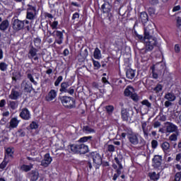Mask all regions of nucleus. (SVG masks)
<instances>
[{"instance_id": "f257e3e1", "label": "nucleus", "mask_w": 181, "mask_h": 181, "mask_svg": "<svg viewBox=\"0 0 181 181\" xmlns=\"http://www.w3.org/2000/svg\"><path fill=\"white\" fill-rule=\"evenodd\" d=\"M144 42L145 47L141 49V52L144 54L148 53V52H152L158 43L156 38L154 37H148L146 38L144 37Z\"/></svg>"}, {"instance_id": "f03ea898", "label": "nucleus", "mask_w": 181, "mask_h": 181, "mask_svg": "<svg viewBox=\"0 0 181 181\" xmlns=\"http://www.w3.org/2000/svg\"><path fill=\"white\" fill-rule=\"evenodd\" d=\"M68 149H70L73 153H81L82 155L88 152V146L86 144H71L68 146Z\"/></svg>"}, {"instance_id": "7ed1b4c3", "label": "nucleus", "mask_w": 181, "mask_h": 181, "mask_svg": "<svg viewBox=\"0 0 181 181\" xmlns=\"http://www.w3.org/2000/svg\"><path fill=\"white\" fill-rule=\"evenodd\" d=\"M127 138L129 139V142L132 144V145H141V146H144L145 145V140L143 139H140L139 141V134L136 133H129L127 135Z\"/></svg>"}, {"instance_id": "20e7f679", "label": "nucleus", "mask_w": 181, "mask_h": 181, "mask_svg": "<svg viewBox=\"0 0 181 181\" xmlns=\"http://www.w3.org/2000/svg\"><path fill=\"white\" fill-rule=\"evenodd\" d=\"M62 104L65 108H74V99L69 96H62L60 98Z\"/></svg>"}, {"instance_id": "39448f33", "label": "nucleus", "mask_w": 181, "mask_h": 181, "mask_svg": "<svg viewBox=\"0 0 181 181\" xmlns=\"http://www.w3.org/2000/svg\"><path fill=\"white\" fill-rule=\"evenodd\" d=\"M144 25V37H153L155 25L153 23H148V25Z\"/></svg>"}, {"instance_id": "423d86ee", "label": "nucleus", "mask_w": 181, "mask_h": 181, "mask_svg": "<svg viewBox=\"0 0 181 181\" xmlns=\"http://www.w3.org/2000/svg\"><path fill=\"white\" fill-rule=\"evenodd\" d=\"M61 93H65L73 95L74 94V88L71 87L70 84L67 82H63L61 83V88L59 89Z\"/></svg>"}, {"instance_id": "0eeeda50", "label": "nucleus", "mask_w": 181, "mask_h": 181, "mask_svg": "<svg viewBox=\"0 0 181 181\" xmlns=\"http://www.w3.org/2000/svg\"><path fill=\"white\" fill-rule=\"evenodd\" d=\"M25 27V21H22L19 19H14L12 23V28L15 32H19L22 30Z\"/></svg>"}, {"instance_id": "6e6552de", "label": "nucleus", "mask_w": 181, "mask_h": 181, "mask_svg": "<svg viewBox=\"0 0 181 181\" xmlns=\"http://www.w3.org/2000/svg\"><path fill=\"white\" fill-rule=\"evenodd\" d=\"M121 115L123 121H128V119H129V117H131V115H134V110L132 108H122L121 110Z\"/></svg>"}, {"instance_id": "1a4fd4ad", "label": "nucleus", "mask_w": 181, "mask_h": 181, "mask_svg": "<svg viewBox=\"0 0 181 181\" xmlns=\"http://www.w3.org/2000/svg\"><path fill=\"white\" fill-rule=\"evenodd\" d=\"M165 131L168 134H172L173 132H177V126L173 124V123L167 122L165 123Z\"/></svg>"}, {"instance_id": "9d476101", "label": "nucleus", "mask_w": 181, "mask_h": 181, "mask_svg": "<svg viewBox=\"0 0 181 181\" xmlns=\"http://www.w3.org/2000/svg\"><path fill=\"white\" fill-rule=\"evenodd\" d=\"M141 128L143 129L144 136H146V138H148L149 132H151L152 129V126L149 125V122H141Z\"/></svg>"}, {"instance_id": "9b49d317", "label": "nucleus", "mask_w": 181, "mask_h": 181, "mask_svg": "<svg viewBox=\"0 0 181 181\" xmlns=\"http://www.w3.org/2000/svg\"><path fill=\"white\" fill-rule=\"evenodd\" d=\"M91 158L95 165H100L103 164V158H101V155H100V153L93 152L91 153Z\"/></svg>"}, {"instance_id": "f8f14e48", "label": "nucleus", "mask_w": 181, "mask_h": 181, "mask_svg": "<svg viewBox=\"0 0 181 181\" xmlns=\"http://www.w3.org/2000/svg\"><path fill=\"white\" fill-rule=\"evenodd\" d=\"M53 36L55 37L56 42L58 45L63 43V33L62 31L54 30L53 32Z\"/></svg>"}, {"instance_id": "ddd939ff", "label": "nucleus", "mask_w": 181, "mask_h": 181, "mask_svg": "<svg viewBox=\"0 0 181 181\" xmlns=\"http://www.w3.org/2000/svg\"><path fill=\"white\" fill-rule=\"evenodd\" d=\"M21 88H23L25 93H32L33 90V86H32V83H30V82H26L25 81L22 82Z\"/></svg>"}, {"instance_id": "4468645a", "label": "nucleus", "mask_w": 181, "mask_h": 181, "mask_svg": "<svg viewBox=\"0 0 181 181\" xmlns=\"http://www.w3.org/2000/svg\"><path fill=\"white\" fill-rule=\"evenodd\" d=\"M49 163H52V157H50V154L46 153L44 156V159L41 161V166H44V168H47Z\"/></svg>"}, {"instance_id": "2eb2a0df", "label": "nucleus", "mask_w": 181, "mask_h": 181, "mask_svg": "<svg viewBox=\"0 0 181 181\" xmlns=\"http://www.w3.org/2000/svg\"><path fill=\"white\" fill-rule=\"evenodd\" d=\"M20 117L23 119H25V121H28L30 119V112L27 108H23L20 113Z\"/></svg>"}, {"instance_id": "dca6fc26", "label": "nucleus", "mask_w": 181, "mask_h": 181, "mask_svg": "<svg viewBox=\"0 0 181 181\" xmlns=\"http://www.w3.org/2000/svg\"><path fill=\"white\" fill-rule=\"evenodd\" d=\"M160 147L163 149L164 153H165V155H168L171 149H170V144H169V142L168 141H164L160 144Z\"/></svg>"}, {"instance_id": "f3484780", "label": "nucleus", "mask_w": 181, "mask_h": 181, "mask_svg": "<svg viewBox=\"0 0 181 181\" xmlns=\"http://www.w3.org/2000/svg\"><path fill=\"white\" fill-rule=\"evenodd\" d=\"M36 15V9L33 7L32 8H30L27 11V19H29L30 21H33L35 19V16Z\"/></svg>"}, {"instance_id": "a211bd4d", "label": "nucleus", "mask_w": 181, "mask_h": 181, "mask_svg": "<svg viewBox=\"0 0 181 181\" xmlns=\"http://www.w3.org/2000/svg\"><path fill=\"white\" fill-rule=\"evenodd\" d=\"M56 97H57V91L52 89L48 93V95L46 96V100L47 101H53Z\"/></svg>"}, {"instance_id": "6ab92c4d", "label": "nucleus", "mask_w": 181, "mask_h": 181, "mask_svg": "<svg viewBox=\"0 0 181 181\" xmlns=\"http://www.w3.org/2000/svg\"><path fill=\"white\" fill-rule=\"evenodd\" d=\"M8 97L11 98V100H18V98L21 97V92L13 88L11 90V93Z\"/></svg>"}, {"instance_id": "aec40b11", "label": "nucleus", "mask_w": 181, "mask_h": 181, "mask_svg": "<svg viewBox=\"0 0 181 181\" xmlns=\"http://www.w3.org/2000/svg\"><path fill=\"white\" fill-rule=\"evenodd\" d=\"M111 8H112V6L109 2H105L104 4L102 5L101 9L103 13H108V12L111 11Z\"/></svg>"}, {"instance_id": "412c9836", "label": "nucleus", "mask_w": 181, "mask_h": 181, "mask_svg": "<svg viewBox=\"0 0 181 181\" xmlns=\"http://www.w3.org/2000/svg\"><path fill=\"white\" fill-rule=\"evenodd\" d=\"M20 122H21V120L18 119V117L11 118L9 122L10 128H17Z\"/></svg>"}, {"instance_id": "4be33fe9", "label": "nucleus", "mask_w": 181, "mask_h": 181, "mask_svg": "<svg viewBox=\"0 0 181 181\" xmlns=\"http://www.w3.org/2000/svg\"><path fill=\"white\" fill-rule=\"evenodd\" d=\"M153 162L156 168H159V166H160V165L162 164V156H154V158H153Z\"/></svg>"}, {"instance_id": "5701e85b", "label": "nucleus", "mask_w": 181, "mask_h": 181, "mask_svg": "<svg viewBox=\"0 0 181 181\" xmlns=\"http://www.w3.org/2000/svg\"><path fill=\"white\" fill-rule=\"evenodd\" d=\"M139 19L141 21V23L145 25L148 21V13H146V12H141L139 16Z\"/></svg>"}, {"instance_id": "b1692460", "label": "nucleus", "mask_w": 181, "mask_h": 181, "mask_svg": "<svg viewBox=\"0 0 181 181\" xmlns=\"http://www.w3.org/2000/svg\"><path fill=\"white\" fill-rule=\"evenodd\" d=\"M30 181H36L39 179V173L36 170H32L29 173Z\"/></svg>"}, {"instance_id": "393cba45", "label": "nucleus", "mask_w": 181, "mask_h": 181, "mask_svg": "<svg viewBox=\"0 0 181 181\" xmlns=\"http://www.w3.org/2000/svg\"><path fill=\"white\" fill-rule=\"evenodd\" d=\"M9 28V21L8 20H4L0 23V30L1 32H5Z\"/></svg>"}, {"instance_id": "a878e982", "label": "nucleus", "mask_w": 181, "mask_h": 181, "mask_svg": "<svg viewBox=\"0 0 181 181\" xmlns=\"http://www.w3.org/2000/svg\"><path fill=\"white\" fill-rule=\"evenodd\" d=\"M37 53V49L33 47L29 50L28 57V59H33Z\"/></svg>"}, {"instance_id": "bb28decb", "label": "nucleus", "mask_w": 181, "mask_h": 181, "mask_svg": "<svg viewBox=\"0 0 181 181\" xmlns=\"http://www.w3.org/2000/svg\"><path fill=\"white\" fill-rule=\"evenodd\" d=\"M126 76L129 80H132L135 77V71L134 69H128Z\"/></svg>"}, {"instance_id": "cd10ccee", "label": "nucleus", "mask_w": 181, "mask_h": 181, "mask_svg": "<svg viewBox=\"0 0 181 181\" xmlns=\"http://www.w3.org/2000/svg\"><path fill=\"white\" fill-rule=\"evenodd\" d=\"M33 168V164L30 165H23L21 166V170H23V172H29Z\"/></svg>"}, {"instance_id": "c85d7f7f", "label": "nucleus", "mask_w": 181, "mask_h": 181, "mask_svg": "<svg viewBox=\"0 0 181 181\" xmlns=\"http://www.w3.org/2000/svg\"><path fill=\"white\" fill-rule=\"evenodd\" d=\"M4 158H6V159H9V158L12 159V158H13V151L12 150V148H6Z\"/></svg>"}, {"instance_id": "c756f323", "label": "nucleus", "mask_w": 181, "mask_h": 181, "mask_svg": "<svg viewBox=\"0 0 181 181\" xmlns=\"http://www.w3.org/2000/svg\"><path fill=\"white\" fill-rule=\"evenodd\" d=\"M134 93V88L132 86H127V88L124 90V95H126V97H129V95L131 96V95Z\"/></svg>"}, {"instance_id": "7c9ffc66", "label": "nucleus", "mask_w": 181, "mask_h": 181, "mask_svg": "<svg viewBox=\"0 0 181 181\" xmlns=\"http://www.w3.org/2000/svg\"><path fill=\"white\" fill-rule=\"evenodd\" d=\"M165 100H168V101H175V100H176V96L173 93H168L165 94Z\"/></svg>"}, {"instance_id": "2f4dec72", "label": "nucleus", "mask_w": 181, "mask_h": 181, "mask_svg": "<svg viewBox=\"0 0 181 181\" xmlns=\"http://www.w3.org/2000/svg\"><path fill=\"white\" fill-rule=\"evenodd\" d=\"M177 136H179V132H176L175 133L171 134L168 137V140H170L171 142H176V141H177Z\"/></svg>"}, {"instance_id": "473e14b6", "label": "nucleus", "mask_w": 181, "mask_h": 181, "mask_svg": "<svg viewBox=\"0 0 181 181\" xmlns=\"http://www.w3.org/2000/svg\"><path fill=\"white\" fill-rule=\"evenodd\" d=\"M93 57L98 60L101 59V51L98 48H95L93 52Z\"/></svg>"}, {"instance_id": "72a5a7b5", "label": "nucleus", "mask_w": 181, "mask_h": 181, "mask_svg": "<svg viewBox=\"0 0 181 181\" xmlns=\"http://www.w3.org/2000/svg\"><path fill=\"white\" fill-rule=\"evenodd\" d=\"M149 177L151 180H159V175L156 174V173H148Z\"/></svg>"}, {"instance_id": "f704fd0d", "label": "nucleus", "mask_w": 181, "mask_h": 181, "mask_svg": "<svg viewBox=\"0 0 181 181\" xmlns=\"http://www.w3.org/2000/svg\"><path fill=\"white\" fill-rule=\"evenodd\" d=\"M27 78H28V80H30V81L33 83L34 86H37V81L35 80L32 74H27Z\"/></svg>"}, {"instance_id": "c9c22d12", "label": "nucleus", "mask_w": 181, "mask_h": 181, "mask_svg": "<svg viewBox=\"0 0 181 181\" xmlns=\"http://www.w3.org/2000/svg\"><path fill=\"white\" fill-rule=\"evenodd\" d=\"M8 163H9V159L4 158V160L0 164V169H5V168H6V165H8Z\"/></svg>"}, {"instance_id": "e433bc0d", "label": "nucleus", "mask_w": 181, "mask_h": 181, "mask_svg": "<svg viewBox=\"0 0 181 181\" xmlns=\"http://www.w3.org/2000/svg\"><path fill=\"white\" fill-rule=\"evenodd\" d=\"M83 131V132H86V134H91V132H95L94 129H91V127L88 126H84Z\"/></svg>"}, {"instance_id": "4c0bfd02", "label": "nucleus", "mask_w": 181, "mask_h": 181, "mask_svg": "<svg viewBox=\"0 0 181 181\" xmlns=\"http://www.w3.org/2000/svg\"><path fill=\"white\" fill-rule=\"evenodd\" d=\"M8 105L11 108V110H16V108H18V102L9 101Z\"/></svg>"}, {"instance_id": "58836bf2", "label": "nucleus", "mask_w": 181, "mask_h": 181, "mask_svg": "<svg viewBox=\"0 0 181 181\" xmlns=\"http://www.w3.org/2000/svg\"><path fill=\"white\" fill-rule=\"evenodd\" d=\"M8 69V64L5 62H1L0 63V70L1 71H6V69Z\"/></svg>"}, {"instance_id": "ea45409f", "label": "nucleus", "mask_w": 181, "mask_h": 181, "mask_svg": "<svg viewBox=\"0 0 181 181\" xmlns=\"http://www.w3.org/2000/svg\"><path fill=\"white\" fill-rule=\"evenodd\" d=\"M105 110L108 114H112L114 111V106L112 105L106 106Z\"/></svg>"}, {"instance_id": "a19ab883", "label": "nucleus", "mask_w": 181, "mask_h": 181, "mask_svg": "<svg viewBox=\"0 0 181 181\" xmlns=\"http://www.w3.org/2000/svg\"><path fill=\"white\" fill-rule=\"evenodd\" d=\"M92 138L93 136H83L78 140V142H87L88 140L91 139Z\"/></svg>"}, {"instance_id": "79ce46f5", "label": "nucleus", "mask_w": 181, "mask_h": 181, "mask_svg": "<svg viewBox=\"0 0 181 181\" xmlns=\"http://www.w3.org/2000/svg\"><path fill=\"white\" fill-rule=\"evenodd\" d=\"M142 105H146V107H147L148 108H151V107H152V104H151V103H149V101L148 100H144L141 102Z\"/></svg>"}, {"instance_id": "37998d69", "label": "nucleus", "mask_w": 181, "mask_h": 181, "mask_svg": "<svg viewBox=\"0 0 181 181\" xmlns=\"http://www.w3.org/2000/svg\"><path fill=\"white\" fill-rule=\"evenodd\" d=\"M63 80V76H59L57 79L56 80V81L54 82V86L55 87L59 86V85L60 84V82H62Z\"/></svg>"}, {"instance_id": "c03bdc74", "label": "nucleus", "mask_w": 181, "mask_h": 181, "mask_svg": "<svg viewBox=\"0 0 181 181\" xmlns=\"http://www.w3.org/2000/svg\"><path fill=\"white\" fill-rule=\"evenodd\" d=\"M38 127L39 126L37 125V123H36L35 122H32L30 124V129H37Z\"/></svg>"}, {"instance_id": "a18cd8bd", "label": "nucleus", "mask_w": 181, "mask_h": 181, "mask_svg": "<svg viewBox=\"0 0 181 181\" xmlns=\"http://www.w3.org/2000/svg\"><path fill=\"white\" fill-rule=\"evenodd\" d=\"M162 88H163V86L160 84H158L153 89L156 93H159V91H162Z\"/></svg>"}, {"instance_id": "49530a36", "label": "nucleus", "mask_w": 181, "mask_h": 181, "mask_svg": "<svg viewBox=\"0 0 181 181\" xmlns=\"http://www.w3.org/2000/svg\"><path fill=\"white\" fill-rule=\"evenodd\" d=\"M34 43L37 47H39V46H40V43H42V40H40L39 37H37L34 40Z\"/></svg>"}, {"instance_id": "de8ad7c7", "label": "nucleus", "mask_w": 181, "mask_h": 181, "mask_svg": "<svg viewBox=\"0 0 181 181\" xmlns=\"http://www.w3.org/2000/svg\"><path fill=\"white\" fill-rule=\"evenodd\" d=\"M175 21H176L177 28H180L181 27V17H180V16L176 17Z\"/></svg>"}, {"instance_id": "09e8293b", "label": "nucleus", "mask_w": 181, "mask_h": 181, "mask_svg": "<svg viewBox=\"0 0 181 181\" xmlns=\"http://www.w3.org/2000/svg\"><path fill=\"white\" fill-rule=\"evenodd\" d=\"M59 25L58 21H54V22L50 23V26H51L52 29H57V25Z\"/></svg>"}, {"instance_id": "8fccbe9b", "label": "nucleus", "mask_w": 181, "mask_h": 181, "mask_svg": "<svg viewBox=\"0 0 181 181\" xmlns=\"http://www.w3.org/2000/svg\"><path fill=\"white\" fill-rule=\"evenodd\" d=\"M130 97L132 100H133L134 101H138V100H139V98H138V95L136 93H132Z\"/></svg>"}, {"instance_id": "3c124183", "label": "nucleus", "mask_w": 181, "mask_h": 181, "mask_svg": "<svg viewBox=\"0 0 181 181\" xmlns=\"http://www.w3.org/2000/svg\"><path fill=\"white\" fill-rule=\"evenodd\" d=\"M180 179H181V171L175 174V181H180Z\"/></svg>"}, {"instance_id": "603ef678", "label": "nucleus", "mask_w": 181, "mask_h": 181, "mask_svg": "<svg viewBox=\"0 0 181 181\" xmlns=\"http://www.w3.org/2000/svg\"><path fill=\"white\" fill-rule=\"evenodd\" d=\"M148 11L150 16H155V8L150 7Z\"/></svg>"}, {"instance_id": "864d4df0", "label": "nucleus", "mask_w": 181, "mask_h": 181, "mask_svg": "<svg viewBox=\"0 0 181 181\" xmlns=\"http://www.w3.org/2000/svg\"><path fill=\"white\" fill-rule=\"evenodd\" d=\"M107 151L109 152H114L115 151V146L114 145H108L107 146Z\"/></svg>"}, {"instance_id": "5fc2aeb1", "label": "nucleus", "mask_w": 181, "mask_h": 181, "mask_svg": "<svg viewBox=\"0 0 181 181\" xmlns=\"http://www.w3.org/2000/svg\"><path fill=\"white\" fill-rule=\"evenodd\" d=\"M151 146L153 149H156V148L158 147V141L156 140H153L151 141Z\"/></svg>"}, {"instance_id": "6e6d98bb", "label": "nucleus", "mask_w": 181, "mask_h": 181, "mask_svg": "<svg viewBox=\"0 0 181 181\" xmlns=\"http://www.w3.org/2000/svg\"><path fill=\"white\" fill-rule=\"evenodd\" d=\"M115 160L116 163L118 164L119 169H122V165L121 164V162H119V160H118V158H115Z\"/></svg>"}, {"instance_id": "4d7b16f0", "label": "nucleus", "mask_w": 181, "mask_h": 181, "mask_svg": "<svg viewBox=\"0 0 181 181\" xmlns=\"http://www.w3.org/2000/svg\"><path fill=\"white\" fill-rule=\"evenodd\" d=\"M25 135H26V133L25 132V131L22 129L18 130V136H25Z\"/></svg>"}, {"instance_id": "13d9d810", "label": "nucleus", "mask_w": 181, "mask_h": 181, "mask_svg": "<svg viewBox=\"0 0 181 181\" xmlns=\"http://www.w3.org/2000/svg\"><path fill=\"white\" fill-rule=\"evenodd\" d=\"M93 66L95 67H97L98 69H100V67H101V65L100 64V62H98L97 61H93Z\"/></svg>"}, {"instance_id": "bf43d9fd", "label": "nucleus", "mask_w": 181, "mask_h": 181, "mask_svg": "<svg viewBox=\"0 0 181 181\" xmlns=\"http://www.w3.org/2000/svg\"><path fill=\"white\" fill-rule=\"evenodd\" d=\"M164 105L166 108H168L172 105V103L170 100H167L165 102Z\"/></svg>"}, {"instance_id": "052dcab7", "label": "nucleus", "mask_w": 181, "mask_h": 181, "mask_svg": "<svg viewBox=\"0 0 181 181\" xmlns=\"http://www.w3.org/2000/svg\"><path fill=\"white\" fill-rule=\"evenodd\" d=\"M80 18V14L78 13H75L73 16L72 19L74 21L75 19H78Z\"/></svg>"}, {"instance_id": "680f3d73", "label": "nucleus", "mask_w": 181, "mask_h": 181, "mask_svg": "<svg viewBox=\"0 0 181 181\" xmlns=\"http://www.w3.org/2000/svg\"><path fill=\"white\" fill-rule=\"evenodd\" d=\"M175 53H179V52H180V47H179V45H175Z\"/></svg>"}, {"instance_id": "e2e57ef3", "label": "nucleus", "mask_w": 181, "mask_h": 181, "mask_svg": "<svg viewBox=\"0 0 181 181\" xmlns=\"http://www.w3.org/2000/svg\"><path fill=\"white\" fill-rule=\"evenodd\" d=\"M6 104V101L5 100H1L0 101V107L2 108V107H5V105Z\"/></svg>"}, {"instance_id": "0e129e2a", "label": "nucleus", "mask_w": 181, "mask_h": 181, "mask_svg": "<svg viewBox=\"0 0 181 181\" xmlns=\"http://www.w3.org/2000/svg\"><path fill=\"white\" fill-rule=\"evenodd\" d=\"M177 11H180V6H176L173 8V12H177Z\"/></svg>"}, {"instance_id": "69168bd1", "label": "nucleus", "mask_w": 181, "mask_h": 181, "mask_svg": "<svg viewBox=\"0 0 181 181\" xmlns=\"http://www.w3.org/2000/svg\"><path fill=\"white\" fill-rule=\"evenodd\" d=\"M180 159H181V153H180L176 155L175 160L177 162H180Z\"/></svg>"}, {"instance_id": "338daca9", "label": "nucleus", "mask_w": 181, "mask_h": 181, "mask_svg": "<svg viewBox=\"0 0 181 181\" xmlns=\"http://www.w3.org/2000/svg\"><path fill=\"white\" fill-rule=\"evenodd\" d=\"M149 2L151 5H156L159 2V0H149Z\"/></svg>"}, {"instance_id": "774afa93", "label": "nucleus", "mask_w": 181, "mask_h": 181, "mask_svg": "<svg viewBox=\"0 0 181 181\" xmlns=\"http://www.w3.org/2000/svg\"><path fill=\"white\" fill-rule=\"evenodd\" d=\"M153 127L155 128H159V127H160V123L159 122H155L153 124Z\"/></svg>"}]
</instances>
